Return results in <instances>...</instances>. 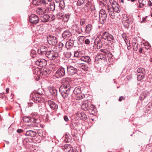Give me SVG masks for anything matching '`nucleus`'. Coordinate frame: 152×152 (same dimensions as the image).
<instances>
[{
    "label": "nucleus",
    "instance_id": "f257e3e1",
    "mask_svg": "<svg viewBox=\"0 0 152 152\" xmlns=\"http://www.w3.org/2000/svg\"><path fill=\"white\" fill-rule=\"evenodd\" d=\"M101 34L102 38L104 40H107L110 43H112L115 40L114 37L107 31H103Z\"/></svg>",
    "mask_w": 152,
    "mask_h": 152
},
{
    "label": "nucleus",
    "instance_id": "f03ea898",
    "mask_svg": "<svg viewBox=\"0 0 152 152\" xmlns=\"http://www.w3.org/2000/svg\"><path fill=\"white\" fill-rule=\"evenodd\" d=\"M137 80L139 81H142L145 78L146 74L145 69L140 67L137 69Z\"/></svg>",
    "mask_w": 152,
    "mask_h": 152
},
{
    "label": "nucleus",
    "instance_id": "7ed1b4c3",
    "mask_svg": "<svg viewBox=\"0 0 152 152\" xmlns=\"http://www.w3.org/2000/svg\"><path fill=\"white\" fill-rule=\"evenodd\" d=\"M99 22L102 24H103L106 21L107 15L106 11L102 9L100 10L99 12Z\"/></svg>",
    "mask_w": 152,
    "mask_h": 152
},
{
    "label": "nucleus",
    "instance_id": "20e7f679",
    "mask_svg": "<svg viewBox=\"0 0 152 152\" xmlns=\"http://www.w3.org/2000/svg\"><path fill=\"white\" fill-rule=\"evenodd\" d=\"M46 56L50 60H53L57 59L58 57V54L57 52L52 50L48 51Z\"/></svg>",
    "mask_w": 152,
    "mask_h": 152
},
{
    "label": "nucleus",
    "instance_id": "39448f33",
    "mask_svg": "<svg viewBox=\"0 0 152 152\" xmlns=\"http://www.w3.org/2000/svg\"><path fill=\"white\" fill-rule=\"evenodd\" d=\"M23 121L25 122H32L34 123H38L39 122V119L34 117H32L29 116H24L23 118Z\"/></svg>",
    "mask_w": 152,
    "mask_h": 152
},
{
    "label": "nucleus",
    "instance_id": "423d86ee",
    "mask_svg": "<svg viewBox=\"0 0 152 152\" xmlns=\"http://www.w3.org/2000/svg\"><path fill=\"white\" fill-rule=\"evenodd\" d=\"M47 39L48 43L52 45H56L58 42L56 37L51 35H49L47 37Z\"/></svg>",
    "mask_w": 152,
    "mask_h": 152
},
{
    "label": "nucleus",
    "instance_id": "0eeeda50",
    "mask_svg": "<svg viewBox=\"0 0 152 152\" xmlns=\"http://www.w3.org/2000/svg\"><path fill=\"white\" fill-rule=\"evenodd\" d=\"M95 61L98 62V63L104 62L106 60V56L104 53L98 54L95 57Z\"/></svg>",
    "mask_w": 152,
    "mask_h": 152
},
{
    "label": "nucleus",
    "instance_id": "6e6552de",
    "mask_svg": "<svg viewBox=\"0 0 152 152\" xmlns=\"http://www.w3.org/2000/svg\"><path fill=\"white\" fill-rule=\"evenodd\" d=\"M68 74L72 76L77 73V70L76 68L71 66H68L67 67Z\"/></svg>",
    "mask_w": 152,
    "mask_h": 152
},
{
    "label": "nucleus",
    "instance_id": "1a4fd4ad",
    "mask_svg": "<svg viewBox=\"0 0 152 152\" xmlns=\"http://www.w3.org/2000/svg\"><path fill=\"white\" fill-rule=\"evenodd\" d=\"M65 75V72L64 68L60 67L58 69L55 73V75L57 78L61 77Z\"/></svg>",
    "mask_w": 152,
    "mask_h": 152
},
{
    "label": "nucleus",
    "instance_id": "9d476101",
    "mask_svg": "<svg viewBox=\"0 0 152 152\" xmlns=\"http://www.w3.org/2000/svg\"><path fill=\"white\" fill-rule=\"evenodd\" d=\"M29 20L31 23H37L39 21V19L37 16L32 14L29 18Z\"/></svg>",
    "mask_w": 152,
    "mask_h": 152
},
{
    "label": "nucleus",
    "instance_id": "9b49d317",
    "mask_svg": "<svg viewBox=\"0 0 152 152\" xmlns=\"http://www.w3.org/2000/svg\"><path fill=\"white\" fill-rule=\"evenodd\" d=\"M32 99L36 103L40 102L41 101V94L37 93H34L32 95Z\"/></svg>",
    "mask_w": 152,
    "mask_h": 152
},
{
    "label": "nucleus",
    "instance_id": "f8f14e48",
    "mask_svg": "<svg viewBox=\"0 0 152 152\" xmlns=\"http://www.w3.org/2000/svg\"><path fill=\"white\" fill-rule=\"evenodd\" d=\"M72 89L71 86H60L59 91L61 93L68 92Z\"/></svg>",
    "mask_w": 152,
    "mask_h": 152
},
{
    "label": "nucleus",
    "instance_id": "ddd939ff",
    "mask_svg": "<svg viewBox=\"0 0 152 152\" xmlns=\"http://www.w3.org/2000/svg\"><path fill=\"white\" fill-rule=\"evenodd\" d=\"M36 63L40 67H43L47 65V61L45 59H39L36 61Z\"/></svg>",
    "mask_w": 152,
    "mask_h": 152
},
{
    "label": "nucleus",
    "instance_id": "4468645a",
    "mask_svg": "<svg viewBox=\"0 0 152 152\" xmlns=\"http://www.w3.org/2000/svg\"><path fill=\"white\" fill-rule=\"evenodd\" d=\"M94 45H96L98 49H100L103 46V40L99 37H97L94 42Z\"/></svg>",
    "mask_w": 152,
    "mask_h": 152
},
{
    "label": "nucleus",
    "instance_id": "2eb2a0df",
    "mask_svg": "<svg viewBox=\"0 0 152 152\" xmlns=\"http://www.w3.org/2000/svg\"><path fill=\"white\" fill-rule=\"evenodd\" d=\"M123 23L124 27L128 28L129 27L130 22L128 18L126 15H125L123 17Z\"/></svg>",
    "mask_w": 152,
    "mask_h": 152
},
{
    "label": "nucleus",
    "instance_id": "dca6fc26",
    "mask_svg": "<svg viewBox=\"0 0 152 152\" xmlns=\"http://www.w3.org/2000/svg\"><path fill=\"white\" fill-rule=\"evenodd\" d=\"M47 48L46 47L42 46H41L40 48L38 50L37 52L39 54L42 55H45L46 56L48 52L47 51Z\"/></svg>",
    "mask_w": 152,
    "mask_h": 152
},
{
    "label": "nucleus",
    "instance_id": "f3484780",
    "mask_svg": "<svg viewBox=\"0 0 152 152\" xmlns=\"http://www.w3.org/2000/svg\"><path fill=\"white\" fill-rule=\"evenodd\" d=\"M48 9L47 8L39 7L37 8L36 12L37 14L42 15L48 11Z\"/></svg>",
    "mask_w": 152,
    "mask_h": 152
},
{
    "label": "nucleus",
    "instance_id": "a211bd4d",
    "mask_svg": "<svg viewBox=\"0 0 152 152\" xmlns=\"http://www.w3.org/2000/svg\"><path fill=\"white\" fill-rule=\"evenodd\" d=\"M37 31L39 34H43L46 31V27L43 25H40L38 27Z\"/></svg>",
    "mask_w": 152,
    "mask_h": 152
},
{
    "label": "nucleus",
    "instance_id": "6ab92c4d",
    "mask_svg": "<svg viewBox=\"0 0 152 152\" xmlns=\"http://www.w3.org/2000/svg\"><path fill=\"white\" fill-rule=\"evenodd\" d=\"M48 103L50 108L52 109H55L57 108L58 105L54 101L49 100L48 101Z\"/></svg>",
    "mask_w": 152,
    "mask_h": 152
},
{
    "label": "nucleus",
    "instance_id": "aec40b11",
    "mask_svg": "<svg viewBox=\"0 0 152 152\" xmlns=\"http://www.w3.org/2000/svg\"><path fill=\"white\" fill-rule=\"evenodd\" d=\"M36 135V132L31 130L27 131L26 133V136L29 137H34Z\"/></svg>",
    "mask_w": 152,
    "mask_h": 152
},
{
    "label": "nucleus",
    "instance_id": "412c9836",
    "mask_svg": "<svg viewBox=\"0 0 152 152\" xmlns=\"http://www.w3.org/2000/svg\"><path fill=\"white\" fill-rule=\"evenodd\" d=\"M107 10L109 12L110 17L112 19L115 18V15L114 11L112 7H108L107 8Z\"/></svg>",
    "mask_w": 152,
    "mask_h": 152
},
{
    "label": "nucleus",
    "instance_id": "4be33fe9",
    "mask_svg": "<svg viewBox=\"0 0 152 152\" xmlns=\"http://www.w3.org/2000/svg\"><path fill=\"white\" fill-rule=\"evenodd\" d=\"M63 97L66 100H70L72 98V95L70 94L69 92L62 94Z\"/></svg>",
    "mask_w": 152,
    "mask_h": 152
},
{
    "label": "nucleus",
    "instance_id": "5701e85b",
    "mask_svg": "<svg viewBox=\"0 0 152 152\" xmlns=\"http://www.w3.org/2000/svg\"><path fill=\"white\" fill-rule=\"evenodd\" d=\"M50 16L48 15H45L40 17V19L44 22H47L49 21Z\"/></svg>",
    "mask_w": 152,
    "mask_h": 152
},
{
    "label": "nucleus",
    "instance_id": "b1692460",
    "mask_svg": "<svg viewBox=\"0 0 152 152\" xmlns=\"http://www.w3.org/2000/svg\"><path fill=\"white\" fill-rule=\"evenodd\" d=\"M61 148L65 152H72L70 146L69 145H65L62 146Z\"/></svg>",
    "mask_w": 152,
    "mask_h": 152
},
{
    "label": "nucleus",
    "instance_id": "393cba45",
    "mask_svg": "<svg viewBox=\"0 0 152 152\" xmlns=\"http://www.w3.org/2000/svg\"><path fill=\"white\" fill-rule=\"evenodd\" d=\"M80 59L83 61L89 63L91 62V60L89 56H84L81 57Z\"/></svg>",
    "mask_w": 152,
    "mask_h": 152
},
{
    "label": "nucleus",
    "instance_id": "a878e982",
    "mask_svg": "<svg viewBox=\"0 0 152 152\" xmlns=\"http://www.w3.org/2000/svg\"><path fill=\"white\" fill-rule=\"evenodd\" d=\"M72 35L71 32L69 30H66L62 34V37L64 39H66Z\"/></svg>",
    "mask_w": 152,
    "mask_h": 152
},
{
    "label": "nucleus",
    "instance_id": "bb28decb",
    "mask_svg": "<svg viewBox=\"0 0 152 152\" xmlns=\"http://www.w3.org/2000/svg\"><path fill=\"white\" fill-rule=\"evenodd\" d=\"M49 89V92L51 95L53 96H55L57 95V91L56 89L53 87H50L48 88Z\"/></svg>",
    "mask_w": 152,
    "mask_h": 152
},
{
    "label": "nucleus",
    "instance_id": "cd10ccee",
    "mask_svg": "<svg viewBox=\"0 0 152 152\" xmlns=\"http://www.w3.org/2000/svg\"><path fill=\"white\" fill-rule=\"evenodd\" d=\"M39 75L42 76L43 75H46L48 74H50L51 73V71L48 69H43V71L42 72L39 71Z\"/></svg>",
    "mask_w": 152,
    "mask_h": 152
},
{
    "label": "nucleus",
    "instance_id": "c85d7f7f",
    "mask_svg": "<svg viewBox=\"0 0 152 152\" xmlns=\"http://www.w3.org/2000/svg\"><path fill=\"white\" fill-rule=\"evenodd\" d=\"M112 7L114 12L117 13H119L120 12V7L118 4H117L116 5H115L114 4L112 5Z\"/></svg>",
    "mask_w": 152,
    "mask_h": 152
},
{
    "label": "nucleus",
    "instance_id": "c756f323",
    "mask_svg": "<svg viewBox=\"0 0 152 152\" xmlns=\"http://www.w3.org/2000/svg\"><path fill=\"white\" fill-rule=\"evenodd\" d=\"M81 109L85 111H87L88 108V102L87 101L84 102L82 104Z\"/></svg>",
    "mask_w": 152,
    "mask_h": 152
},
{
    "label": "nucleus",
    "instance_id": "7c9ffc66",
    "mask_svg": "<svg viewBox=\"0 0 152 152\" xmlns=\"http://www.w3.org/2000/svg\"><path fill=\"white\" fill-rule=\"evenodd\" d=\"M74 45V41L73 40L70 39L67 41L66 44V46L67 48L72 47Z\"/></svg>",
    "mask_w": 152,
    "mask_h": 152
},
{
    "label": "nucleus",
    "instance_id": "2f4dec72",
    "mask_svg": "<svg viewBox=\"0 0 152 152\" xmlns=\"http://www.w3.org/2000/svg\"><path fill=\"white\" fill-rule=\"evenodd\" d=\"M62 82L64 83L62 86H67V85H70L71 84V82L70 81L68 78L64 79L62 80Z\"/></svg>",
    "mask_w": 152,
    "mask_h": 152
},
{
    "label": "nucleus",
    "instance_id": "473e14b6",
    "mask_svg": "<svg viewBox=\"0 0 152 152\" xmlns=\"http://www.w3.org/2000/svg\"><path fill=\"white\" fill-rule=\"evenodd\" d=\"M88 110L91 114H94L96 112V110L94 107V106L93 105L90 106L88 108Z\"/></svg>",
    "mask_w": 152,
    "mask_h": 152
},
{
    "label": "nucleus",
    "instance_id": "72a5a7b5",
    "mask_svg": "<svg viewBox=\"0 0 152 152\" xmlns=\"http://www.w3.org/2000/svg\"><path fill=\"white\" fill-rule=\"evenodd\" d=\"M79 67L84 71H88V69L87 65L83 63L80 64Z\"/></svg>",
    "mask_w": 152,
    "mask_h": 152
},
{
    "label": "nucleus",
    "instance_id": "f704fd0d",
    "mask_svg": "<svg viewBox=\"0 0 152 152\" xmlns=\"http://www.w3.org/2000/svg\"><path fill=\"white\" fill-rule=\"evenodd\" d=\"M133 47L134 50V51H137L138 48V44L137 41L136 39H134L133 40Z\"/></svg>",
    "mask_w": 152,
    "mask_h": 152
},
{
    "label": "nucleus",
    "instance_id": "c9c22d12",
    "mask_svg": "<svg viewBox=\"0 0 152 152\" xmlns=\"http://www.w3.org/2000/svg\"><path fill=\"white\" fill-rule=\"evenodd\" d=\"M92 28V25L91 24L87 25L85 29V31L88 34H89Z\"/></svg>",
    "mask_w": 152,
    "mask_h": 152
},
{
    "label": "nucleus",
    "instance_id": "e433bc0d",
    "mask_svg": "<svg viewBox=\"0 0 152 152\" xmlns=\"http://www.w3.org/2000/svg\"><path fill=\"white\" fill-rule=\"evenodd\" d=\"M78 116L81 119L83 120H85L87 119L86 115L83 112L81 113L78 114Z\"/></svg>",
    "mask_w": 152,
    "mask_h": 152
},
{
    "label": "nucleus",
    "instance_id": "4c0bfd02",
    "mask_svg": "<svg viewBox=\"0 0 152 152\" xmlns=\"http://www.w3.org/2000/svg\"><path fill=\"white\" fill-rule=\"evenodd\" d=\"M61 17L62 20L65 22H67L69 20V16L68 15H60Z\"/></svg>",
    "mask_w": 152,
    "mask_h": 152
},
{
    "label": "nucleus",
    "instance_id": "58836bf2",
    "mask_svg": "<svg viewBox=\"0 0 152 152\" xmlns=\"http://www.w3.org/2000/svg\"><path fill=\"white\" fill-rule=\"evenodd\" d=\"M72 91H73L74 94H79L81 92V90L80 86H77L75 87L74 89L73 90V89L72 88Z\"/></svg>",
    "mask_w": 152,
    "mask_h": 152
},
{
    "label": "nucleus",
    "instance_id": "ea45409f",
    "mask_svg": "<svg viewBox=\"0 0 152 152\" xmlns=\"http://www.w3.org/2000/svg\"><path fill=\"white\" fill-rule=\"evenodd\" d=\"M104 54H106V56H107L109 62L112 61V60L113 59V58H112L113 55L110 52H108L107 53H104Z\"/></svg>",
    "mask_w": 152,
    "mask_h": 152
},
{
    "label": "nucleus",
    "instance_id": "a19ab883",
    "mask_svg": "<svg viewBox=\"0 0 152 152\" xmlns=\"http://www.w3.org/2000/svg\"><path fill=\"white\" fill-rule=\"evenodd\" d=\"M38 134L41 137H45L46 135V133L45 131H39Z\"/></svg>",
    "mask_w": 152,
    "mask_h": 152
},
{
    "label": "nucleus",
    "instance_id": "79ce46f5",
    "mask_svg": "<svg viewBox=\"0 0 152 152\" xmlns=\"http://www.w3.org/2000/svg\"><path fill=\"white\" fill-rule=\"evenodd\" d=\"M64 44L61 42H59L58 45L56 46V49L58 48L59 51H61L62 50V48L63 47Z\"/></svg>",
    "mask_w": 152,
    "mask_h": 152
},
{
    "label": "nucleus",
    "instance_id": "37998d69",
    "mask_svg": "<svg viewBox=\"0 0 152 152\" xmlns=\"http://www.w3.org/2000/svg\"><path fill=\"white\" fill-rule=\"evenodd\" d=\"M41 0H33L32 4L38 6L40 4Z\"/></svg>",
    "mask_w": 152,
    "mask_h": 152
},
{
    "label": "nucleus",
    "instance_id": "c03bdc74",
    "mask_svg": "<svg viewBox=\"0 0 152 152\" xmlns=\"http://www.w3.org/2000/svg\"><path fill=\"white\" fill-rule=\"evenodd\" d=\"M76 97L77 98L76 99L79 100L84 98L85 97V95L78 94H76Z\"/></svg>",
    "mask_w": 152,
    "mask_h": 152
},
{
    "label": "nucleus",
    "instance_id": "a18cd8bd",
    "mask_svg": "<svg viewBox=\"0 0 152 152\" xmlns=\"http://www.w3.org/2000/svg\"><path fill=\"white\" fill-rule=\"evenodd\" d=\"M56 2L57 3H58L59 2H60V4H59V7L60 8V9H62L63 8H64V6H63V5L61 3V2H63V4H64V2L63 1H61L60 0H55Z\"/></svg>",
    "mask_w": 152,
    "mask_h": 152
},
{
    "label": "nucleus",
    "instance_id": "49530a36",
    "mask_svg": "<svg viewBox=\"0 0 152 152\" xmlns=\"http://www.w3.org/2000/svg\"><path fill=\"white\" fill-rule=\"evenodd\" d=\"M86 1V0H78L77 4L78 6H80L83 4Z\"/></svg>",
    "mask_w": 152,
    "mask_h": 152
},
{
    "label": "nucleus",
    "instance_id": "de8ad7c7",
    "mask_svg": "<svg viewBox=\"0 0 152 152\" xmlns=\"http://www.w3.org/2000/svg\"><path fill=\"white\" fill-rule=\"evenodd\" d=\"M146 95V93L144 92H143L142 93V94L140 95V96L139 97L140 100L141 101L144 100L146 97V96L145 95Z\"/></svg>",
    "mask_w": 152,
    "mask_h": 152
},
{
    "label": "nucleus",
    "instance_id": "09e8293b",
    "mask_svg": "<svg viewBox=\"0 0 152 152\" xmlns=\"http://www.w3.org/2000/svg\"><path fill=\"white\" fill-rule=\"evenodd\" d=\"M139 3H140V5L139 6V7L140 8H143L145 4L146 3L145 0H143L141 2H140L139 0L138 1Z\"/></svg>",
    "mask_w": 152,
    "mask_h": 152
},
{
    "label": "nucleus",
    "instance_id": "8fccbe9b",
    "mask_svg": "<svg viewBox=\"0 0 152 152\" xmlns=\"http://www.w3.org/2000/svg\"><path fill=\"white\" fill-rule=\"evenodd\" d=\"M143 44L144 45L145 48L147 50L149 49L151 47L150 44L148 43L145 42L143 43Z\"/></svg>",
    "mask_w": 152,
    "mask_h": 152
},
{
    "label": "nucleus",
    "instance_id": "3c124183",
    "mask_svg": "<svg viewBox=\"0 0 152 152\" xmlns=\"http://www.w3.org/2000/svg\"><path fill=\"white\" fill-rule=\"evenodd\" d=\"M89 7V10L91 12H94L96 10L95 7L94 5L92 4Z\"/></svg>",
    "mask_w": 152,
    "mask_h": 152
},
{
    "label": "nucleus",
    "instance_id": "603ef678",
    "mask_svg": "<svg viewBox=\"0 0 152 152\" xmlns=\"http://www.w3.org/2000/svg\"><path fill=\"white\" fill-rule=\"evenodd\" d=\"M50 11L53 12L55 10V4H50Z\"/></svg>",
    "mask_w": 152,
    "mask_h": 152
},
{
    "label": "nucleus",
    "instance_id": "864d4df0",
    "mask_svg": "<svg viewBox=\"0 0 152 152\" xmlns=\"http://www.w3.org/2000/svg\"><path fill=\"white\" fill-rule=\"evenodd\" d=\"M80 52L78 50L75 51L74 52V56L75 57H77L80 56Z\"/></svg>",
    "mask_w": 152,
    "mask_h": 152
},
{
    "label": "nucleus",
    "instance_id": "5fc2aeb1",
    "mask_svg": "<svg viewBox=\"0 0 152 152\" xmlns=\"http://www.w3.org/2000/svg\"><path fill=\"white\" fill-rule=\"evenodd\" d=\"M122 36L123 38L124 39V40L125 41V42L127 44L126 41H127V39L126 37L127 36L126 34L125 33H123L122 34Z\"/></svg>",
    "mask_w": 152,
    "mask_h": 152
},
{
    "label": "nucleus",
    "instance_id": "6e6d98bb",
    "mask_svg": "<svg viewBox=\"0 0 152 152\" xmlns=\"http://www.w3.org/2000/svg\"><path fill=\"white\" fill-rule=\"evenodd\" d=\"M92 5V4L91 1H88L85 4V6L88 7H90Z\"/></svg>",
    "mask_w": 152,
    "mask_h": 152
},
{
    "label": "nucleus",
    "instance_id": "4d7b16f0",
    "mask_svg": "<svg viewBox=\"0 0 152 152\" xmlns=\"http://www.w3.org/2000/svg\"><path fill=\"white\" fill-rule=\"evenodd\" d=\"M93 16L94 18H96V19H97V18L98 17V13L96 12H95Z\"/></svg>",
    "mask_w": 152,
    "mask_h": 152
},
{
    "label": "nucleus",
    "instance_id": "13d9d810",
    "mask_svg": "<svg viewBox=\"0 0 152 152\" xmlns=\"http://www.w3.org/2000/svg\"><path fill=\"white\" fill-rule=\"evenodd\" d=\"M86 20L84 19H82L80 20V24L81 26L84 25L85 23Z\"/></svg>",
    "mask_w": 152,
    "mask_h": 152
},
{
    "label": "nucleus",
    "instance_id": "bf43d9fd",
    "mask_svg": "<svg viewBox=\"0 0 152 152\" xmlns=\"http://www.w3.org/2000/svg\"><path fill=\"white\" fill-rule=\"evenodd\" d=\"M71 56V53L70 52H67L65 55V57L67 58H69Z\"/></svg>",
    "mask_w": 152,
    "mask_h": 152
},
{
    "label": "nucleus",
    "instance_id": "052dcab7",
    "mask_svg": "<svg viewBox=\"0 0 152 152\" xmlns=\"http://www.w3.org/2000/svg\"><path fill=\"white\" fill-rule=\"evenodd\" d=\"M85 43L86 44L90 45V42L89 39H86L84 41Z\"/></svg>",
    "mask_w": 152,
    "mask_h": 152
},
{
    "label": "nucleus",
    "instance_id": "680f3d73",
    "mask_svg": "<svg viewBox=\"0 0 152 152\" xmlns=\"http://www.w3.org/2000/svg\"><path fill=\"white\" fill-rule=\"evenodd\" d=\"M132 78V75H128L126 77V79L128 80L129 81L131 80Z\"/></svg>",
    "mask_w": 152,
    "mask_h": 152
},
{
    "label": "nucleus",
    "instance_id": "e2e57ef3",
    "mask_svg": "<svg viewBox=\"0 0 152 152\" xmlns=\"http://www.w3.org/2000/svg\"><path fill=\"white\" fill-rule=\"evenodd\" d=\"M50 67L53 70H55L56 69V67L54 64L50 65Z\"/></svg>",
    "mask_w": 152,
    "mask_h": 152
},
{
    "label": "nucleus",
    "instance_id": "0e129e2a",
    "mask_svg": "<svg viewBox=\"0 0 152 152\" xmlns=\"http://www.w3.org/2000/svg\"><path fill=\"white\" fill-rule=\"evenodd\" d=\"M85 38V37L83 36H80L78 37L79 40H81L82 41H84Z\"/></svg>",
    "mask_w": 152,
    "mask_h": 152
},
{
    "label": "nucleus",
    "instance_id": "69168bd1",
    "mask_svg": "<svg viewBox=\"0 0 152 152\" xmlns=\"http://www.w3.org/2000/svg\"><path fill=\"white\" fill-rule=\"evenodd\" d=\"M64 120L66 121L67 122L69 121V119L67 116L66 115H64Z\"/></svg>",
    "mask_w": 152,
    "mask_h": 152
},
{
    "label": "nucleus",
    "instance_id": "338daca9",
    "mask_svg": "<svg viewBox=\"0 0 152 152\" xmlns=\"http://www.w3.org/2000/svg\"><path fill=\"white\" fill-rule=\"evenodd\" d=\"M23 130L21 129H18L17 130V132L18 133H20L23 132Z\"/></svg>",
    "mask_w": 152,
    "mask_h": 152
},
{
    "label": "nucleus",
    "instance_id": "774afa93",
    "mask_svg": "<svg viewBox=\"0 0 152 152\" xmlns=\"http://www.w3.org/2000/svg\"><path fill=\"white\" fill-rule=\"evenodd\" d=\"M125 99V98L124 97L121 96L119 98V101L120 102H121L122 100H124Z\"/></svg>",
    "mask_w": 152,
    "mask_h": 152
}]
</instances>
